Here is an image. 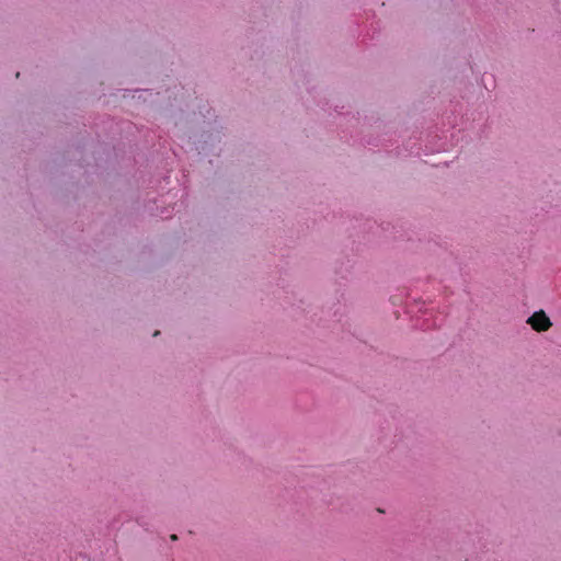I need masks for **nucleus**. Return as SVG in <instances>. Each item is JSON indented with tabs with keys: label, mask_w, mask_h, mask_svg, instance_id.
Segmentation results:
<instances>
[{
	"label": "nucleus",
	"mask_w": 561,
	"mask_h": 561,
	"mask_svg": "<svg viewBox=\"0 0 561 561\" xmlns=\"http://www.w3.org/2000/svg\"><path fill=\"white\" fill-rule=\"evenodd\" d=\"M159 334H160V331H156V332L153 333V336H158Z\"/></svg>",
	"instance_id": "obj_3"
},
{
	"label": "nucleus",
	"mask_w": 561,
	"mask_h": 561,
	"mask_svg": "<svg viewBox=\"0 0 561 561\" xmlns=\"http://www.w3.org/2000/svg\"><path fill=\"white\" fill-rule=\"evenodd\" d=\"M527 323L537 332H546L552 327V322L543 310L534 312Z\"/></svg>",
	"instance_id": "obj_1"
},
{
	"label": "nucleus",
	"mask_w": 561,
	"mask_h": 561,
	"mask_svg": "<svg viewBox=\"0 0 561 561\" xmlns=\"http://www.w3.org/2000/svg\"><path fill=\"white\" fill-rule=\"evenodd\" d=\"M171 539H172V540H176V539H178L176 535H172V536H171Z\"/></svg>",
	"instance_id": "obj_2"
}]
</instances>
